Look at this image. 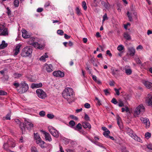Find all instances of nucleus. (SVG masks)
Returning <instances> with one entry per match:
<instances>
[{"label": "nucleus", "mask_w": 152, "mask_h": 152, "mask_svg": "<svg viewBox=\"0 0 152 152\" xmlns=\"http://www.w3.org/2000/svg\"><path fill=\"white\" fill-rule=\"evenodd\" d=\"M62 95L63 97L66 99L69 103L73 101V91L72 88H65L62 93Z\"/></svg>", "instance_id": "nucleus-1"}, {"label": "nucleus", "mask_w": 152, "mask_h": 152, "mask_svg": "<svg viewBox=\"0 0 152 152\" xmlns=\"http://www.w3.org/2000/svg\"><path fill=\"white\" fill-rule=\"evenodd\" d=\"M28 86L25 81H22L20 83V87L17 89L18 92L20 94H23L27 91L28 89Z\"/></svg>", "instance_id": "nucleus-2"}, {"label": "nucleus", "mask_w": 152, "mask_h": 152, "mask_svg": "<svg viewBox=\"0 0 152 152\" xmlns=\"http://www.w3.org/2000/svg\"><path fill=\"white\" fill-rule=\"evenodd\" d=\"M32 52V49L30 46H26L22 50L21 55L22 56L26 57L31 55Z\"/></svg>", "instance_id": "nucleus-3"}, {"label": "nucleus", "mask_w": 152, "mask_h": 152, "mask_svg": "<svg viewBox=\"0 0 152 152\" xmlns=\"http://www.w3.org/2000/svg\"><path fill=\"white\" fill-rule=\"evenodd\" d=\"M126 130L127 133L132 138L137 141H140L141 139L134 134L133 131L130 128H126Z\"/></svg>", "instance_id": "nucleus-4"}, {"label": "nucleus", "mask_w": 152, "mask_h": 152, "mask_svg": "<svg viewBox=\"0 0 152 152\" xmlns=\"http://www.w3.org/2000/svg\"><path fill=\"white\" fill-rule=\"evenodd\" d=\"M145 111V107L142 104H140L137 107L134 111V115L135 117L138 116L141 113H143Z\"/></svg>", "instance_id": "nucleus-5"}, {"label": "nucleus", "mask_w": 152, "mask_h": 152, "mask_svg": "<svg viewBox=\"0 0 152 152\" xmlns=\"http://www.w3.org/2000/svg\"><path fill=\"white\" fill-rule=\"evenodd\" d=\"M36 92L38 96L41 99H44L46 96L45 93L41 89H37L36 90Z\"/></svg>", "instance_id": "nucleus-6"}, {"label": "nucleus", "mask_w": 152, "mask_h": 152, "mask_svg": "<svg viewBox=\"0 0 152 152\" xmlns=\"http://www.w3.org/2000/svg\"><path fill=\"white\" fill-rule=\"evenodd\" d=\"M145 102L148 106L152 107V92L150 93L147 95Z\"/></svg>", "instance_id": "nucleus-7"}, {"label": "nucleus", "mask_w": 152, "mask_h": 152, "mask_svg": "<svg viewBox=\"0 0 152 152\" xmlns=\"http://www.w3.org/2000/svg\"><path fill=\"white\" fill-rule=\"evenodd\" d=\"M49 131L53 136L56 137H58L59 134L58 132L53 127H49Z\"/></svg>", "instance_id": "nucleus-8"}, {"label": "nucleus", "mask_w": 152, "mask_h": 152, "mask_svg": "<svg viewBox=\"0 0 152 152\" xmlns=\"http://www.w3.org/2000/svg\"><path fill=\"white\" fill-rule=\"evenodd\" d=\"M25 125L26 128L28 130H30L31 128L34 126V125L28 119L26 120L25 119L24 120Z\"/></svg>", "instance_id": "nucleus-9"}, {"label": "nucleus", "mask_w": 152, "mask_h": 152, "mask_svg": "<svg viewBox=\"0 0 152 152\" xmlns=\"http://www.w3.org/2000/svg\"><path fill=\"white\" fill-rule=\"evenodd\" d=\"M140 119L142 123L145 125V127L146 128H148L149 127L150 123L148 119L146 118L141 117Z\"/></svg>", "instance_id": "nucleus-10"}, {"label": "nucleus", "mask_w": 152, "mask_h": 152, "mask_svg": "<svg viewBox=\"0 0 152 152\" xmlns=\"http://www.w3.org/2000/svg\"><path fill=\"white\" fill-rule=\"evenodd\" d=\"M53 74L54 76L57 77H62L64 76V73L60 71H54L53 72Z\"/></svg>", "instance_id": "nucleus-11"}, {"label": "nucleus", "mask_w": 152, "mask_h": 152, "mask_svg": "<svg viewBox=\"0 0 152 152\" xmlns=\"http://www.w3.org/2000/svg\"><path fill=\"white\" fill-rule=\"evenodd\" d=\"M42 132L44 134L46 140L50 142L52 141L51 136L49 133L43 131H42Z\"/></svg>", "instance_id": "nucleus-12"}, {"label": "nucleus", "mask_w": 152, "mask_h": 152, "mask_svg": "<svg viewBox=\"0 0 152 152\" xmlns=\"http://www.w3.org/2000/svg\"><path fill=\"white\" fill-rule=\"evenodd\" d=\"M112 74L115 77H116L118 75V72L119 70L118 69H116L114 67H112L111 68Z\"/></svg>", "instance_id": "nucleus-13"}, {"label": "nucleus", "mask_w": 152, "mask_h": 152, "mask_svg": "<svg viewBox=\"0 0 152 152\" xmlns=\"http://www.w3.org/2000/svg\"><path fill=\"white\" fill-rule=\"evenodd\" d=\"M142 83L148 89L152 87V83L148 81L143 80H142Z\"/></svg>", "instance_id": "nucleus-14"}, {"label": "nucleus", "mask_w": 152, "mask_h": 152, "mask_svg": "<svg viewBox=\"0 0 152 152\" xmlns=\"http://www.w3.org/2000/svg\"><path fill=\"white\" fill-rule=\"evenodd\" d=\"M83 127L85 129H90L91 128V126L90 124L86 121L83 122L82 123Z\"/></svg>", "instance_id": "nucleus-15"}, {"label": "nucleus", "mask_w": 152, "mask_h": 152, "mask_svg": "<svg viewBox=\"0 0 152 152\" xmlns=\"http://www.w3.org/2000/svg\"><path fill=\"white\" fill-rule=\"evenodd\" d=\"M21 46L22 45L19 43L16 46L14 50L15 51L14 54V56H16L19 53L20 49Z\"/></svg>", "instance_id": "nucleus-16"}, {"label": "nucleus", "mask_w": 152, "mask_h": 152, "mask_svg": "<svg viewBox=\"0 0 152 152\" xmlns=\"http://www.w3.org/2000/svg\"><path fill=\"white\" fill-rule=\"evenodd\" d=\"M22 36L24 38H28L30 37V35L28 34L27 31L24 29L22 30Z\"/></svg>", "instance_id": "nucleus-17"}, {"label": "nucleus", "mask_w": 152, "mask_h": 152, "mask_svg": "<svg viewBox=\"0 0 152 152\" xmlns=\"http://www.w3.org/2000/svg\"><path fill=\"white\" fill-rule=\"evenodd\" d=\"M42 83H33L31 85V88H37L41 87L42 86Z\"/></svg>", "instance_id": "nucleus-18"}, {"label": "nucleus", "mask_w": 152, "mask_h": 152, "mask_svg": "<svg viewBox=\"0 0 152 152\" xmlns=\"http://www.w3.org/2000/svg\"><path fill=\"white\" fill-rule=\"evenodd\" d=\"M129 52V55L131 56H133L135 54V49L133 47L129 48L128 49Z\"/></svg>", "instance_id": "nucleus-19"}, {"label": "nucleus", "mask_w": 152, "mask_h": 152, "mask_svg": "<svg viewBox=\"0 0 152 152\" xmlns=\"http://www.w3.org/2000/svg\"><path fill=\"white\" fill-rule=\"evenodd\" d=\"M45 67L48 72H50L53 71V67L51 64H46L45 65Z\"/></svg>", "instance_id": "nucleus-20"}, {"label": "nucleus", "mask_w": 152, "mask_h": 152, "mask_svg": "<svg viewBox=\"0 0 152 152\" xmlns=\"http://www.w3.org/2000/svg\"><path fill=\"white\" fill-rule=\"evenodd\" d=\"M0 35L7 36L8 34V32L7 28H5L2 31L0 32Z\"/></svg>", "instance_id": "nucleus-21"}, {"label": "nucleus", "mask_w": 152, "mask_h": 152, "mask_svg": "<svg viewBox=\"0 0 152 152\" xmlns=\"http://www.w3.org/2000/svg\"><path fill=\"white\" fill-rule=\"evenodd\" d=\"M124 37L127 40H129L131 39V37L128 33L126 32L124 34Z\"/></svg>", "instance_id": "nucleus-22"}, {"label": "nucleus", "mask_w": 152, "mask_h": 152, "mask_svg": "<svg viewBox=\"0 0 152 152\" xmlns=\"http://www.w3.org/2000/svg\"><path fill=\"white\" fill-rule=\"evenodd\" d=\"M48 57V56L47 55V53H45L44 55L42 56L40 58V60L42 61H46L45 58Z\"/></svg>", "instance_id": "nucleus-23"}, {"label": "nucleus", "mask_w": 152, "mask_h": 152, "mask_svg": "<svg viewBox=\"0 0 152 152\" xmlns=\"http://www.w3.org/2000/svg\"><path fill=\"white\" fill-rule=\"evenodd\" d=\"M34 137L36 140V143L41 139L39 134L37 133H34Z\"/></svg>", "instance_id": "nucleus-24"}, {"label": "nucleus", "mask_w": 152, "mask_h": 152, "mask_svg": "<svg viewBox=\"0 0 152 152\" xmlns=\"http://www.w3.org/2000/svg\"><path fill=\"white\" fill-rule=\"evenodd\" d=\"M34 40L35 39L34 38H30L29 39V40L28 41V44L32 46L35 42H34Z\"/></svg>", "instance_id": "nucleus-25"}, {"label": "nucleus", "mask_w": 152, "mask_h": 152, "mask_svg": "<svg viewBox=\"0 0 152 152\" xmlns=\"http://www.w3.org/2000/svg\"><path fill=\"white\" fill-rule=\"evenodd\" d=\"M7 44L5 43L4 41H2V43L0 45V49H3L7 46Z\"/></svg>", "instance_id": "nucleus-26"}, {"label": "nucleus", "mask_w": 152, "mask_h": 152, "mask_svg": "<svg viewBox=\"0 0 152 152\" xmlns=\"http://www.w3.org/2000/svg\"><path fill=\"white\" fill-rule=\"evenodd\" d=\"M36 143L37 144H39L42 148H44V145L45 143V142L44 141L42 140L41 139L40 140H39Z\"/></svg>", "instance_id": "nucleus-27"}, {"label": "nucleus", "mask_w": 152, "mask_h": 152, "mask_svg": "<svg viewBox=\"0 0 152 152\" xmlns=\"http://www.w3.org/2000/svg\"><path fill=\"white\" fill-rule=\"evenodd\" d=\"M10 117L11 113H9L6 115V117H3V120H10L11 119Z\"/></svg>", "instance_id": "nucleus-28"}, {"label": "nucleus", "mask_w": 152, "mask_h": 152, "mask_svg": "<svg viewBox=\"0 0 152 152\" xmlns=\"http://www.w3.org/2000/svg\"><path fill=\"white\" fill-rule=\"evenodd\" d=\"M101 4H102L104 5V7L106 9L109 8V4L108 2L106 3L103 1H101Z\"/></svg>", "instance_id": "nucleus-29"}, {"label": "nucleus", "mask_w": 152, "mask_h": 152, "mask_svg": "<svg viewBox=\"0 0 152 152\" xmlns=\"http://www.w3.org/2000/svg\"><path fill=\"white\" fill-rule=\"evenodd\" d=\"M126 15L129 18V20L130 21H132V14L130 13L129 11H128L126 13Z\"/></svg>", "instance_id": "nucleus-30"}, {"label": "nucleus", "mask_w": 152, "mask_h": 152, "mask_svg": "<svg viewBox=\"0 0 152 152\" xmlns=\"http://www.w3.org/2000/svg\"><path fill=\"white\" fill-rule=\"evenodd\" d=\"M110 133V132L108 130L104 131L103 133V135L106 137L108 138L109 136V134Z\"/></svg>", "instance_id": "nucleus-31"}, {"label": "nucleus", "mask_w": 152, "mask_h": 152, "mask_svg": "<svg viewBox=\"0 0 152 152\" xmlns=\"http://www.w3.org/2000/svg\"><path fill=\"white\" fill-rule=\"evenodd\" d=\"M125 72L127 75H130L132 73V70L130 69H125Z\"/></svg>", "instance_id": "nucleus-32"}, {"label": "nucleus", "mask_w": 152, "mask_h": 152, "mask_svg": "<svg viewBox=\"0 0 152 152\" xmlns=\"http://www.w3.org/2000/svg\"><path fill=\"white\" fill-rule=\"evenodd\" d=\"M118 105L120 107H122L124 106L123 102L120 99L118 100Z\"/></svg>", "instance_id": "nucleus-33"}, {"label": "nucleus", "mask_w": 152, "mask_h": 152, "mask_svg": "<svg viewBox=\"0 0 152 152\" xmlns=\"http://www.w3.org/2000/svg\"><path fill=\"white\" fill-rule=\"evenodd\" d=\"M82 128V125L80 123H79L77 125L75 128V130H77V129H81Z\"/></svg>", "instance_id": "nucleus-34"}, {"label": "nucleus", "mask_w": 152, "mask_h": 152, "mask_svg": "<svg viewBox=\"0 0 152 152\" xmlns=\"http://www.w3.org/2000/svg\"><path fill=\"white\" fill-rule=\"evenodd\" d=\"M31 152H38L37 148L34 146H32L31 148Z\"/></svg>", "instance_id": "nucleus-35"}, {"label": "nucleus", "mask_w": 152, "mask_h": 152, "mask_svg": "<svg viewBox=\"0 0 152 152\" xmlns=\"http://www.w3.org/2000/svg\"><path fill=\"white\" fill-rule=\"evenodd\" d=\"M82 6L84 10H86L87 9V7L85 1H83L82 2Z\"/></svg>", "instance_id": "nucleus-36"}, {"label": "nucleus", "mask_w": 152, "mask_h": 152, "mask_svg": "<svg viewBox=\"0 0 152 152\" xmlns=\"http://www.w3.org/2000/svg\"><path fill=\"white\" fill-rule=\"evenodd\" d=\"M124 49V46L122 45H119L117 48V49L119 51H121Z\"/></svg>", "instance_id": "nucleus-37"}, {"label": "nucleus", "mask_w": 152, "mask_h": 152, "mask_svg": "<svg viewBox=\"0 0 152 152\" xmlns=\"http://www.w3.org/2000/svg\"><path fill=\"white\" fill-rule=\"evenodd\" d=\"M122 112H124L126 111V112H128L129 111V110L128 107H125L122 108Z\"/></svg>", "instance_id": "nucleus-38"}, {"label": "nucleus", "mask_w": 152, "mask_h": 152, "mask_svg": "<svg viewBox=\"0 0 152 152\" xmlns=\"http://www.w3.org/2000/svg\"><path fill=\"white\" fill-rule=\"evenodd\" d=\"M7 15L9 17H10L12 16L11 14V11L10 10L9 8L8 7L7 8Z\"/></svg>", "instance_id": "nucleus-39"}, {"label": "nucleus", "mask_w": 152, "mask_h": 152, "mask_svg": "<svg viewBox=\"0 0 152 152\" xmlns=\"http://www.w3.org/2000/svg\"><path fill=\"white\" fill-rule=\"evenodd\" d=\"M14 76L15 78H18L22 76L21 74L18 73H15L14 74Z\"/></svg>", "instance_id": "nucleus-40"}, {"label": "nucleus", "mask_w": 152, "mask_h": 152, "mask_svg": "<svg viewBox=\"0 0 152 152\" xmlns=\"http://www.w3.org/2000/svg\"><path fill=\"white\" fill-rule=\"evenodd\" d=\"M44 48V46H43V45L39 43V45H37V46L36 48L40 50H42Z\"/></svg>", "instance_id": "nucleus-41"}, {"label": "nucleus", "mask_w": 152, "mask_h": 152, "mask_svg": "<svg viewBox=\"0 0 152 152\" xmlns=\"http://www.w3.org/2000/svg\"><path fill=\"white\" fill-rule=\"evenodd\" d=\"M145 136L146 138L148 139L151 137V133L148 132H147L145 133Z\"/></svg>", "instance_id": "nucleus-42"}, {"label": "nucleus", "mask_w": 152, "mask_h": 152, "mask_svg": "<svg viewBox=\"0 0 152 152\" xmlns=\"http://www.w3.org/2000/svg\"><path fill=\"white\" fill-rule=\"evenodd\" d=\"M84 119L86 121H90V119L89 116L86 113L85 114Z\"/></svg>", "instance_id": "nucleus-43"}, {"label": "nucleus", "mask_w": 152, "mask_h": 152, "mask_svg": "<svg viewBox=\"0 0 152 152\" xmlns=\"http://www.w3.org/2000/svg\"><path fill=\"white\" fill-rule=\"evenodd\" d=\"M76 13L78 15H80L81 14V13L80 12V10L79 9L78 7H77L76 9Z\"/></svg>", "instance_id": "nucleus-44"}, {"label": "nucleus", "mask_w": 152, "mask_h": 152, "mask_svg": "<svg viewBox=\"0 0 152 152\" xmlns=\"http://www.w3.org/2000/svg\"><path fill=\"white\" fill-rule=\"evenodd\" d=\"M48 118L49 119H52L54 118V115L51 114H48L47 115Z\"/></svg>", "instance_id": "nucleus-45"}, {"label": "nucleus", "mask_w": 152, "mask_h": 152, "mask_svg": "<svg viewBox=\"0 0 152 152\" xmlns=\"http://www.w3.org/2000/svg\"><path fill=\"white\" fill-rule=\"evenodd\" d=\"M19 1L18 0H15L14 1V4L15 7H18L19 6Z\"/></svg>", "instance_id": "nucleus-46"}, {"label": "nucleus", "mask_w": 152, "mask_h": 152, "mask_svg": "<svg viewBox=\"0 0 152 152\" xmlns=\"http://www.w3.org/2000/svg\"><path fill=\"white\" fill-rule=\"evenodd\" d=\"M39 115L41 116L44 117L45 115V112L43 111H41L39 112Z\"/></svg>", "instance_id": "nucleus-47"}, {"label": "nucleus", "mask_w": 152, "mask_h": 152, "mask_svg": "<svg viewBox=\"0 0 152 152\" xmlns=\"http://www.w3.org/2000/svg\"><path fill=\"white\" fill-rule=\"evenodd\" d=\"M95 101L99 105H100L101 104L100 101L99 99L98 98L96 97H95Z\"/></svg>", "instance_id": "nucleus-48"}, {"label": "nucleus", "mask_w": 152, "mask_h": 152, "mask_svg": "<svg viewBox=\"0 0 152 152\" xmlns=\"http://www.w3.org/2000/svg\"><path fill=\"white\" fill-rule=\"evenodd\" d=\"M13 85L14 86H15V88H17V89H18V87H20V83H14L13 84Z\"/></svg>", "instance_id": "nucleus-49"}, {"label": "nucleus", "mask_w": 152, "mask_h": 152, "mask_svg": "<svg viewBox=\"0 0 152 152\" xmlns=\"http://www.w3.org/2000/svg\"><path fill=\"white\" fill-rule=\"evenodd\" d=\"M7 93L2 90H0V95H7Z\"/></svg>", "instance_id": "nucleus-50"}, {"label": "nucleus", "mask_w": 152, "mask_h": 152, "mask_svg": "<svg viewBox=\"0 0 152 152\" xmlns=\"http://www.w3.org/2000/svg\"><path fill=\"white\" fill-rule=\"evenodd\" d=\"M103 20H102V22L103 23L106 20H107L108 19L107 17V15L106 13H105L103 17Z\"/></svg>", "instance_id": "nucleus-51"}, {"label": "nucleus", "mask_w": 152, "mask_h": 152, "mask_svg": "<svg viewBox=\"0 0 152 152\" xmlns=\"http://www.w3.org/2000/svg\"><path fill=\"white\" fill-rule=\"evenodd\" d=\"M57 33L61 35H63L64 34V31L61 30H57Z\"/></svg>", "instance_id": "nucleus-52"}, {"label": "nucleus", "mask_w": 152, "mask_h": 152, "mask_svg": "<svg viewBox=\"0 0 152 152\" xmlns=\"http://www.w3.org/2000/svg\"><path fill=\"white\" fill-rule=\"evenodd\" d=\"M5 28L4 25L0 24V32L2 31Z\"/></svg>", "instance_id": "nucleus-53"}, {"label": "nucleus", "mask_w": 152, "mask_h": 152, "mask_svg": "<svg viewBox=\"0 0 152 152\" xmlns=\"http://www.w3.org/2000/svg\"><path fill=\"white\" fill-rule=\"evenodd\" d=\"M111 102L115 104L118 103V102L115 98H113L111 100Z\"/></svg>", "instance_id": "nucleus-54"}, {"label": "nucleus", "mask_w": 152, "mask_h": 152, "mask_svg": "<svg viewBox=\"0 0 152 152\" xmlns=\"http://www.w3.org/2000/svg\"><path fill=\"white\" fill-rule=\"evenodd\" d=\"M117 124L120 129H121L122 127V123L120 122V120H119L118 119L117 120Z\"/></svg>", "instance_id": "nucleus-55"}, {"label": "nucleus", "mask_w": 152, "mask_h": 152, "mask_svg": "<svg viewBox=\"0 0 152 152\" xmlns=\"http://www.w3.org/2000/svg\"><path fill=\"white\" fill-rule=\"evenodd\" d=\"M69 124L72 126H75V122L73 120L70 121L69 123Z\"/></svg>", "instance_id": "nucleus-56"}, {"label": "nucleus", "mask_w": 152, "mask_h": 152, "mask_svg": "<svg viewBox=\"0 0 152 152\" xmlns=\"http://www.w3.org/2000/svg\"><path fill=\"white\" fill-rule=\"evenodd\" d=\"M70 117L73 119H74L75 120H78V118L74 115H70Z\"/></svg>", "instance_id": "nucleus-57"}, {"label": "nucleus", "mask_w": 152, "mask_h": 152, "mask_svg": "<svg viewBox=\"0 0 152 152\" xmlns=\"http://www.w3.org/2000/svg\"><path fill=\"white\" fill-rule=\"evenodd\" d=\"M84 107L86 108H89L90 107V105L89 103H86L85 104Z\"/></svg>", "instance_id": "nucleus-58"}, {"label": "nucleus", "mask_w": 152, "mask_h": 152, "mask_svg": "<svg viewBox=\"0 0 152 152\" xmlns=\"http://www.w3.org/2000/svg\"><path fill=\"white\" fill-rule=\"evenodd\" d=\"M130 96L129 94H126L124 96V98L126 100H127L129 99Z\"/></svg>", "instance_id": "nucleus-59"}, {"label": "nucleus", "mask_w": 152, "mask_h": 152, "mask_svg": "<svg viewBox=\"0 0 152 152\" xmlns=\"http://www.w3.org/2000/svg\"><path fill=\"white\" fill-rule=\"evenodd\" d=\"M116 94L117 95L119 96L120 95V93L118 89H116V88H114Z\"/></svg>", "instance_id": "nucleus-60"}, {"label": "nucleus", "mask_w": 152, "mask_h": 152, "mask_svg": "<svg viewBox=\"0 0 152 152\" xmlns=\"http://www.w3.org/2000/svg\"><path fill=\"white\" fill-rule=\"evenodd\" d=\"M135 61L137 64H141V61L138 58H136Z\"/></svg>", "instance_id": "nucleus-61"}, {"label": "nucleus", "mask_w": 152, "mask_h": 152, "mask_svg": "<svg viewBox=\"0 0 152 152\" xmlns=\"http://www.w3.org/2000/svg\"><path fill=\"white\" fill-rule=\"evenodd\" d=\"M105 94L106 95H107L109 93V91L107 89H105L103 90Z\"/></svg>", "instance_id": "nucleus-62"}, {"label": "nucleus", "mask_w": 152, "mask_h": 152, "mask_svg": "<svg viewBox=\"0 0 152 152\" xmlns=\"http://www.w3.org/2000/svg\"><path fill=\"white\" fill-rule=\"evenodd\" d=\"M38 45H39V43L37 42H35L32 46L34 48H36Z\"/></svg>", "instance_id": "nucleus-63"}, {"label": "nucleus", "mask_w": 152, "mask_h": 152, "mask_svg": "<svg viewBox=\"0 0 152 152\" xmlns=\"http://www.w3.org/2000/svg\"><path fill=\"white\" fill-rule=\"evenodd\" d=\"M147 147L148 149L152 150V144H149L148 145Z\"/></svg>", "instance_id": "nucleus-64"}]
</instances>
